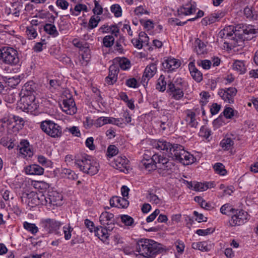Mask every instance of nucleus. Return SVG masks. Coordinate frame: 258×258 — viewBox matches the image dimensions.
I'll list each match as a JSON object with an SVG mask.
<instances>
[{"mask_svg": "<svg viewBox=\"0 0 258 258\" xmlns=\"http://www.w3.org/2000/svg\"><path fill=\"white\" fill-rule=\"evenodd\" d=\"M19 62L17 50L12 47H5L0 49V63L15 66Z\"/></svg>", "mask_w": 258, "mask_h": 258, "instance_id": "0eeeda50", "label": "nucleus"}, {"mask_svg": "<svg viewBox=\"0 0 258 258\" xmlns=\"http://www.w3.org/2000/svg\"><path fill=\"white\" fill-rule=\"evenodd\" d=\"M240 28H241L240 25L236 26H228L219 32V36L221 38L232 41L234 45H239L238 41H242V34L239 33Z\"/></svg>", "mask_w": 258, "mask_h": 258, "instance_id": "423d86ee", "label": "nucleus"}, {"mask_svg": "<svg viewBox=\"0 0 258 258\" xmlns=\"http://www.w3.org/2000/svg\"><path fill=\"white\" fill-rule=\"evenodd\" d=\"M192 248L202 251H209L210 250V246L206 241L194 242L192 244Z\"/></svg>", "mask_w": 258, "mask_h": 258, "instance_id": "c756f323", "label": "nucleus"}, {"mask_svg": "<svg viewBox=\"0 0 258 258\" xmlns=\"http://www.w3.org/2000/svg\"><path fill=\"white\" fill-rule=\"evenodd\" d=\"M63 229L65 239H70L72 236L71 233L73 230V228L69 225L68 226H63Z\"/></svg>", "mask_w": 258, "mask_h": 258, "instance_id": "3c124183", "label": "nucleus"}, {"mask_svg": "<svg viewBox=\"0 0 258 258\" xmlns=\"http://www.w3.org/2000/svg\"><path fill=\"white\" fill-rule=\"evenodd\" d=\"M235 213L231 217L229 224L231 226H239L245 223L248 219L249 216L248 213L242 210H234Z\"/></svg>", "mask_w": 258, "mask_h": 258, "instance_id": "9b49d317", "label": "nucleus"}, {"mask_svg": "<svg viewBox=\"0 0 258 258\" xmlns=\"http://www.w3.org/2000/svg\"><path fill=\"white\" fill-rule=\"evenodd\" d=\"M82 11L87 12V7L85 5L78 4L75 7V12H73L72 14L75 16H78Z\"/></svg>", "mask_w": 258, "mask_h": 258, "instance_id": "c03bdc74", "label": "nucleus"}, {"mask_svg": "<svg viewBox=\"0 0 258 258\" xmlns=\"http://www.w3.org/2000/svg\"><path fill=\"white\" fill-rule=\"evenodd\" d=\"M197 10V5L195 2L190 1L185 5L180 7L177 10L178 15H189L195 13Z\"/></svg>", "mask_w": 258, "mask_h": 258, "instance_id": "a211bd4d", "label": "nucleus"}, {"mask_svg": "<svg viewBox=\"0 0 258 258\" xmlns=\"http://www.w3.org/2000/svg\"><path fill=\"white\" fill-rule=\"evenodd\" d=\"M126 85L128 87L136 88L139 87L137 80L134 78L128 79L126 81Z\"/></svg>", "mask_w": 258, "mask_h": 258, "instance_id": "864d4df0", "label": "nucleus"}, {"mask_svg": "<svg viewBox=\"0 0 258 258\" xmlns=\"http://www.w3.org/2000/svg\"><path fill=\"white\" fill-rule=\"evenodd\" d=\"M13 9H10V12L12 14L16 17H18L20 15V12L22 9V5L20 4H15L13 5Z\"/></svg>", "mask_w": 258, "mask_h": 258, "instance_id": "49530a36", "label": "nucleus"}, {"mask_svg": "<svg viewBox=\"0 0 258 258\" xmlns=\"http://www.w3.org/2000/svg\"><path fill=\"white\" fill-rule=\"evenodd\" d=\"M73 44L74 46L83 50L84 52H87L89 51L87 43H83L77 39H74L73 40Z\"/></svg>", "mask_w": 258, "mask_h": 258, "instance_id": "e433bc0d", "label": "nucleus"}, {"mask_svg": "<svg viewBox=\"0 0 258 258\" xmlns=\"http://www.w3.org/2000/svg\"><path fill=\"white\" fill-rule=\"evenodd\" d=\"M113 166L121 171L127 173L130 169L128 160L125 156H118L114 160Z\"/></svg>", "mask_w": 258, "mask_h": 258, "instance_id": "4468645a", "label": "nucleus"}, {"mask_svg": "<svg viewBox=\"0 0 258 258\" xmlns=\"http://www.w3.org/2000/svg\"><path fill=\"white\" fill-rule=\"evenodd\" d=\"M215 172L221 175H224L226 173V170L224 165L221 163H216L213 167Z\"/></svg>", "mask_w": 258, "mask_h": 258, "instance_id": "37998d69", "label": "nucleus"}, {"mask_svg": "<svg viewBox=\"0 0 258 258\" xmlns=\"http://www.w3.org/2000/svg\"><path fill=\"white\" fill-rule=\"evenodd\" d=\"M19 148L20 153L24 156H28L30 157L32 155V153L29 147V143L27 141L24 140L21 141Z\"/></svg>", "mask_w": 258, "mask_h": 258, "instance_id": "bb28decb", "label": "nucleus"}, {"mask_svg": "<svg viewBox=\"0 0 258 258\" xmlns=\"http://www.w3.org/2000/svg\"><path fill=\"white\" fill-rule=\"evenodd\" d=\"M69 96V98L63 99L60 105L63 112L67 114L74 115L77 112V109L74 99L70 95Z\"/></svg>", "mask_w": 258, "mask_h": 258, "instance_id": "f8f14e48", "label": "nucleus"}, {"mask_svg": "<svg viewBox=\"0 0 258 258\" xmlns=\"http://www.w3.org/2000/svg\"><path fill=\"white\" fill-rule=\"evenodd\" d=\"M56 5L61 9L66 10L68 8L69 3L66 0H57Z\"/></svg>", "mask_w": 258, "mask_h": 258, "instance_id": "4d7b16f0", "label": "nucleus"}, {"mask_svg": "<svg viewBox=\"0 0 258 258\" xmlns=\"http://www.w3.org/2000/svg\"><path fill=\"white\" fill-rule=\"evenodd\" d=\"M221 106L217 103H213L210 108V112L212 115L217 114L220 110Z\"/></svg>", "mask_w": 258, "mask_h": 258, "instance_id": "69168bd1", "label": "nucleus"}, {"mask_svg": "<svg viewBox=\"0 0 258 258\" xmlns=\"http://www.w3.org/2000/svg\"><path fill=\"white\" fill-rule=\"evenodd\" d=\"M113 226H105V228L101 226L97 227L95 230V234L101 240H105L108 237V231L113 229Z\"/></svg>", "mask_w": 258, "mask_h": 258, "instance_id": "5701e85b", "label": "nucleus"}, {"mask_svg": "<svg viewBox=\"0 0 258 258\" xmlns=\"http://www.w3.org/2000/svg\"><path fill=\"white\" fill-rule=\"evenodd\" d=\"M35 185L36 188H40L41 189H46L49 187V184L43 181L37 182Z\"/></svg>", "mask_w": 258, "mask_h": 258, "instance_id": "680f3d73", "label": "nucleus"}, {"mask_svg": "<svg viewBox=\"0 0 258 258\" xmlns=\"http://www.w3.org/2000/svg\"><path fill=\"white\" fill-rule=\"evenodd\" d=\"M117 65L122 70H125L131 67V63L128 59L125 57H116L113 60V63Z\"/></svg>", "mask_w": 258, "mask_h": 258, "instance_id": "393cba45", "label": "nucleus"}, {"mask_svg": "<svg viewBox=\"0 0 258 258\" xmlns=\"http://www.w3.org/2000/svg\"><path fill=\"white\" fill-rule=\"evenodd\" d=\"M160 213L159 209H156L154 212L150 214L146 219V221L148 223L152 222Z\"/></svg>", "mask_w": 258, "mask_h": 258, "instance_id": "0e129e2a", "label": "nucleus"}, {"mask_svg": "<svg viewBox=\"0 0 258 258\" xmlns=\"http://www.w3.org/2000/svg\"><path fill=\"white\" fill-rule=\"evenodd\" d=\"M151 145L154 148L168 153L170 157L176 160L180 154L179 147H182L179 144L172 145L164 140H153Z\"/></svg>", "mask_w": 258, "mask_h": 258, "instance_id": "39448f33", "label": "nucleus"}, {"mask_svg": "<svg viewBox=\"0 0 258 258\" xmlns=\"http://www.w3.org/2000/svg\"><path fill=\"white\" fill-rule=\"evenodd\" d=\"M243 14L244 16L249 19H256V16L253 12L252 8L248 6L246 7L243 10Z\"/></svg>", "mask_w": 258, "mask_h": 258, "instance_id": "ea45409f", "label": "nucleus"}, {"mask_svg": "<svg viewBox=\"0 0 258 258\" xmlns=\"http://www.w3.org/2000/svg\"><path fill=\"white\" fill-rule=\"evenodd\" d=\"M195 50L198 55L204 54L207 52L206 45L200 39H197L195 42Z\"/></svg>", "mask_w": 258, "mask_h": 258, "instance_id": "c85d7f7f", "label": "nucleus"}, {"mask_svg": "<svg viewBox=\"0 0 258 258\" xmlns=\"http://www.w3.org/2000/svg\"><path fill=\"white\" fill-rule=\"evenodd\" d=\"M118 152V148L113 145H109L107 148V156L108 157H112L116 155Z\"/></svg>", "mask_w": 258, "mask_h": 258, "instance_id": "de8ad7c7", "label": "nucleus"}, {"mask_svg": "<svg viewBox=\"0 0 258 258\" xmlns=\"http://www.w3.org/2000/svg\"><path fill=\"white\" fill-rule=\"evenodd\" d=\"M179 151H180V155L177 160L179 161L183 165H189L195 162V158L192 155L190 154L189 152L185 151L183 147H179Z\"/></svg>", "mask_w": 258, "mask_h": 258, "instance_id": "dca6fc26", "label": "nucleus"}, {"mask_svg": "<svg viewBox=\"0 0 258 258\" xmlns=\"http://www.w3.org/2000/svg\"><path fill=\"white\" fill-rule=\"evenodd\" d=\"M136 250L146 258H151L161 253L164 249L161 244L149 239H141L138 240L136 246Z\"/></svg>", "mask_w": 258, "mask_h": 258, "instance_id": "f03ea898", "label": "nucleus"}, {"mask_svg": "<svg viewBox=\"0 0 258 258\" xmlns=\"http://www.w3.org/2000/svg\"><path fill=\"white\" fill-rule=\"evenodd\" d=\"M99 220L101 224L104 226H112L114 222L113 214L107 212H103Z\"/></svg>", "mask_w": 258, "mask_h": 258, "instance_id": "4be33fe9", "label": "nucleus"}, {"mask_svg": "<svg viewBox=\"0 0 258 258\" xmlns=\"http://www.w3.org/2000/svg\"><path fill=\"white\" fill-rule=\"evenodd\" d=\"M234 210L228 204L223 205L220 208L221 213L225 215L227 214L228 212L233 211Z\"/></svg>", "mask_w": 258, "mask_h": 258, "instance_id": "052dcab7", "label": "nucleus"}, {"mask_svg": "<svg viewBox=\"0 0 258 258\" xmlns=\"http://www.w3.org/2000/svg\"><path fill=\"white\" fill-rule=\"evenodd\" d=\"M120 219L121 222L124 224L125 225L127 226H132L134 223V219L127 215H122L120 216Z\"/></svg>", "mask_w": 258, "mask_h": 258, "instance_id": "4c0bfd02", "label": "nucleus"}, {"mask_svg": "<svg viewBox=\"0 0 258 258\" xmlns=\"http://www.w3.org/2000/svg\"><path fill=\"white\" fill-rule=\"evenodd\" d=\"M233 69L239 74H243L246 72V67L243 61L236 60L233 63Z\"/></svg>", "mask_w": 258, "mask_h": 258, "instance_id": "cd10ccee", "label": "nucleus"}, {"mask_svg": "<svg viewBox=\"0 0 258 258\" xmlns=\"http://www.w3.org/2000/svg\"><path fill=\"white\" fill-rule=\"evenodd\" d=\"M61 175L64 178L75 180L78 178L77 175L70 169L63 168L61 171Z\"/></svg>", "mask_w": 258, "mask_h": 258, "instance_id": "2f4dec72", "label": "nucleus"}, {"mask_svg": "<svg viewBox=\"0 0 258 258\" xmlns=\"http://www.w3.org/2000/svg\"><path fill=\"white\" fill-rule=\"evenodd\" d=\"M141 163L149 171L157 169L158 173L162 176L171 174L175 168V165L172 161L156 154L149 159L144 158Z\"/></svg>", "mask_w": 258, "mask_h": 258, "instance_id": "f257e3e1", "label": "nucleus"}, {"mask_svg": "<svg viewBox=\"0 0 258 258\" xmlns=\"http://www.w3.org/2000/svg\"><path fill=\"white\" fill-rule=\"evenodd\" d=\"M175 245L178 252L181 253L183 251L184 245L183 242L180 241H177L175 242Z\"/></svg>", "mask_w": 258, "mask_h": 258, "instance_id": "774afa93", "label": "nucleus"}, {"mask_svg": "<svg viewBox=\"0 0 258 258\" xmlns=\"http://www.w3.org/2000/svg\"><path fill=\"white\" fill-rule=\"evenodd\" d=\"M44 30L47 34L53 37H56L58 35V32L56 30V27L52 24H46L44 26Z\"/></svg>", "mask_w": 258, "mask_h": 258, "instance_id": "7c9ffc66", "label": "nucleus"}, {"mask_svg": "<svg viewBox=\"0 0 258 258\" xmlns=\"http://www.w3.org/2000/svg\"><path fill=\"white\" fill-rule=\"evenodd\" d=\"M211 131L209 128L206 126H202L200 131V135L201 136L208 139L211 135Z\"/></svg>", "mask_w": 258, "mask_h": 258, "instance_id": "603ef678", "label": "nucleus"}, {"mask_svg": "<svg viewBox=\"0 0 258 258\" xmlns=\"http://www.w3.org/2000/svg\"><path fill=\"white\" fill-rule=\"evenodd\" d=\"M236 93L237 90L235 88L230 87L225 89L219 90L218 95L224 102L230 104L234 102V97Z\"/></svg>", "mask_w": 258, "mask_h": 258, "instance_id": "ddd939ff", "label": "nucleus"}, {"mask_svg": "<svg viewBox=\"0 0 258 258\" xmlns=\"http://www.w3.org/2000/svg\"><path fill=\"white\" fill-rule=\"evenodd\" d=\"M41 130L52 138H59L62 135L61 127L51 120H44L41 122Z\"/></svg>", "mask_w": 258, "mask_h": 258, "instance_id": "6e6552de", "label": "nucleus"}, {"mask_svg": "<svg viewBox=\"0 0 258 258\" xmlns=\"http://www.w3.org/2000/svg\"><path fill=\"white\" fill-rule=\"evenodd\" d=\"M156 72L157 67L156 63H152L148 65L146 67L142 76L141 83L144 86L147 85L149 80L154 76Z\"/></svg>", "mask_w": 258, "mask_h": 258, "instance_id": "2eb2a0df", "label": "nucleus"}, {"mask_svg": "<svg viewBox=\"0 0 258 258\" xmlns=\"http://www.w3.org/2000/svg\"><path fill=\"white\" fill-rule=\"evenodd\" d=\"M106 124H107V117L103 116L98 118L95 123L97 127H101Z\"/></svg>", "mask_w": 258, "mask_h": 258, "instance_id": "13d9d810", "label": "nucleus"}, {"mask_svg": "<svg viewBox=\"0 0 258 258\" xmlns=\"http://www.w3.org/2000/svg\"><path fill=\"white\" fill-rule=\"evenodd\" d=\"M26 33L30 39H34L37 36L36 30L33 26L27 27Z\"/></svg>", "mask_w": 258, "mask_h": 258, "instance_id": "79ce46f5", "label": "nucleus"}, {"mask_svg": "<svg viewBox=\"0 0 258 258\" xmlns=\"http://www.w3.org/2000/svg\"><path fill=\"white\" fill-rule=\"evenodd\" d=\"M93 142L94 139L92 137H89L87 139L85 143L86 146L91 150H93L95 148Z\"/></svg>", "mask_w": 258, "mask_h": 258, "instance_id": "338daca9", "label": "nucleus"}, {"mask_svg": "<svg viewBox=\"0 0 258 258\" xmlns=\"http://www.w3.org/2000/svg\"><path fill=\"white\" fill-rule=\"evenodd\" d=\"M119 69L117 65L112 64L109 68V75L105 78L106 82L109 85L116 82Z\"/></svg>", "mask_w": 258, "mask_h": 258, "instance_id": "6ab92c4d", "label": "nucleus"}, {"mask_svg": "<svg viewBox=\"0 0 258 258\" xmlns=\"http://www.w3.org/2000/svg\"><path fill=\"white\" fill-rule=\"evenodd\" d=\"M167 82L165 81V77L163 75H161L157 80L156 84V89L161 92H163L166 89Z\"/></svg>", "mask_w": 258, "mask_h": 258, "instance_id": "f704fd0d", "label": "nucleus"}, {"mask_svg": "<svg viewBox=\"0 0 258 258\" xmlns=\"http://www.w3.org/2000/svg\"><path fill=\"white\" fill-rule=\"evenodd\" d=\"M110 205L111 207L119 208H126L128 207L129 202L127 199L119 197H113L110 200Z\"/></svg>", "mask_w": 258, "mask_h": 258, "instance_id": "aec40b11", "label": "nucleus"}, {"mask_svg": "<svg viewBox=\"0 0 258 258\" xmlns=\"http://www.w3.org/2000/svg\"><path fill=\"white\" fill-rule=\"evenodd\" d=\"M189 70L191 76L195 81L198 82H200L202 80V74L195 67L193 63H189Z\"/></svg>", "mask_w": 258, "mask_h": 258, "instance_id": "a878e982", "label": "nucleus"}, {"mask_svg": "<svg viewBox=\"0 0 258 258\" xmlns=\"http://www.w3.org/2000/svg\"><path fill=\"white\" fill-rule=\"evenodd\" d=\"M147 198L150 202H152L156 204L159 203L160 199H159L158 196L155 194L151 193L149 194L147 197Z\"/></svg>", "mask_w": 258, "mask_h": 258, "instance_id": "e2e57ef3", "label": "nucleus"}, {"mask_svg": "<svg viewBox=\"0 0 258 258\" xmlns=\"http://www.w3.org/2000/svg\"><path fill=\"white\" fill-rule=\"evenodd\" d=\"M194 111L188 110L186 111L185 121L187 124L191 127H197L198 122L196 118V113L200 114V109L199 108H194Z\"/></svg>", "mask_w": 258, "mask_h": 258, "instance_id": "f3484780", "label": "nucleus"}, {"mask_svg": "<svg viewBox=\"0 0 258 258\" xmlns=\"http://www.w3.org/2000/svg\"><path fill=\"white\" fill-rule=\"evenodd\" d=\"M25 172L29 175H42L44 173V169L37 164H32L25 168Z\"/></svg>", "mask_w": 258, "mask_h": 258, "instance_id": "b1692460", "label": "nucleus"}, {"mask_svg": "<svg viewBox=\"0 0 258 258\" xmlns=\"http://www.w3.org/2000/svg\"><path fill=\"white\" fill-rule=\"evenodd\" d=\"M233 141L231 139L229 138L223 139L220 143L221 147L224 150H229L233 146Z\"/></svg>", "mask_w": 258, "mask_h": 258, "instance_id": "c9c22d12", "label": "nucleus"}, {"mask_svg": "<svg viewBox=\"0 0 258 258\" xmlns=\"http://www.w3.org/2000/svg\"><path fill=\"white\" fill-rule=\"evenodd\" d=\"M200 96L201 98L200 100L201 106H204L208 103V99L210 98V95L208 92L203 91L200 93Z\"/></svg>", "mask_w": 258, "mask_h": 258, "instance_id": "09e8293b", "label": "nucleus"}, {"mask_svg": "<svg viewBox=\"0 0 258 258\" xmlns=\"http://www.w3.org/2000/svg\"><path fill=\"white\" fill-rule=\"evenodd\" d=\"M30 196H32L34 202L36 205L41 204L42 205H53L54 206H60L62 200V196L56 191H45L44 193L39 195L31 193Z\"/></svg>", "mask_w": 258, "mask_h": 258, "instance_id": "7ed1b4c3", "label": "nucleus"}, {"mask_svg": "<svg viewBox=\"0 0 258 258\" xmlns=\"http://www.w3.org/2000/svg\"><path fill=\"white\" fill-rule=\"evenodd\" d=\"M114 42V38L112 35L105 36L103 39V45L106 47H110Z\"/></svg>", "mask_w": 258, "mask_h": 258, "instance_id": "a19ab883", "label": "nucleus"}, {"mask_svg": "<svg viewBox=\"0 0 258 258\" xmlns=\"http://www.w3.org/2000/svg\"><path fill=\"white\" fill-rule=\"evenodd\" d=\"M189 185L191 187H192V185L191 183H190ZM193 187H194V189L196 191H203L206 190V188L205 187H206V186L205 183L197 182L194 184Z\"/></svg>", "mask_w": 258, "mask_h": 258, "instance_id": "8fccbe9b", "label": "nucleus"}, {"mask_svg": "<svg viewBox=\"0 0 258 258\" xmlns=\"http://www.w3.org/2000/svg\"><path fill=\"white\" fill-rule=\"evenodd\" d=\"M223 114L226 118H231L234 115L233 109L231 107H226Z\"/></svg>", "mask_w": 258, "mask_h": 258, "instance_id": "6e6d98bb", "label": "nucleus"}, {"mask_svg": "<svg viewBox=\"0 0 258 258\" xmlns=\"http://www.w3.org/2000/svg\"><path fill=\"white\" fill-rule=\"evenodd\" d=\"M241 29L240 30V33L242 34V36H243V34H254L256 32V30L254 28V26L252 25H248L242 26V27L240 28ZM243 39V37H242V39Z\"/></svg>", "mask_w": 258, "mask_h": 258, "instance_id": "473e14b6", "label": "nucleus"}, {"mask_svg": "<svg viewBox=\"0 0 258 258\" xmlns=\"http://www.w3.org/2000/svg\"><path fill=\"white\" fill-rule=\"evenodd\" d=\"M178 81V79L174 83L171 82L168 83L167 86V92H170L172 97L176 100L181 99L184 95L181 79H179V82Z\"/></svg>", "mask_w": 258, "mask_h": 258, "instance_id": "9d476101", "label": "nucleus"}, {"mask_svg": "<svg viewBox=\"0 0 258 258\" xmlns=\"http://www.w3.org/2000/svg\"><path fill=\"white\" fill-rule=\"evenodd\" d=\"M198 64L199 66H202L204 69L208 70L210 68L212 62L210 60L205 59L199 62Z\"/></svg>", "mask_w": 258, "mask_h": 258, "instance_id": "bf43d9fd", "label": "nucleus"}, {"mask_svg": "<svg viewBox=\"0 0 258 258\" xmlns=\"http://www.w3.org/2000/svg\"><path fill=\"white\" fill-rule=\"evenodd\" d=\"M23 226L26 230L33 234H36L38 231V228L35 224L30 223L28 222H24L23 223Z\"/></svg>", "mask_w": 258, "mask_h": 258, "instance_id": "72a5a7b5", "label": "nucleus"}, {"mask_svg": "<svg viewBox=\"0 0 258 258\" xmlns=\"http://www.w3.org/2000/svg\"><path fill=\"white\" fill-rule=\"evenodd\" d=\"M43 230L47 233L58 234V230L61 226V223L53 219L46 218L41 221Z\"/></svg>", "mask_w": 258, "mask_h": 258, "instance_id": "1a4fd4ad", "label": "nucleus"}, {"mask_svg": "<svg viewBox=\"0 0 258 258\" xmlns=\"http://www.w3.org/2000/svg\"><path fill=\"white\" fill-rule=\"evenodd\" d=\"M100 21V19L98 16H92L89 21L88 28L92 29L96 27Z\"/></svg>", "mask_w": 258, "mask_h": 258, "instance_id": "58836bf2", "label": "nucleus"}, {"mask_svg": "<svg viewBox=\"0 0 258 258\" xmlns=\"http://www.w3.org/2000/svg\"><path fill=\"white\" fill-rule=\"evenodd\" d=\"M110 10L115 17H119L122 15L121 8L117 4L113 5L110 8Z\"/></svg>", "mask_w": 258, "mask_h": 258, "instance_id": "a18cd8bd", "label": "nucleus"}, {"mask_svg": "<svg viewBox=\"0 0 258 258\" xmlns=\"http://www.w3.org/2000/svg\"><path fill=\"white\" fill-rule=\"evenodd\" d=\"M163 68L167 71H172L177 69L180 66V61L174 58L168 57L162 62Z\"/></svg>", "mask_w": 258, "mask_h": 258, "instance_id": "412c9836", "label": "nucleus"}, {"mask_svg": "<svg viewBox=\"0 0 258 258\" xmlns=\"http://www.w3.org/2000/svg\"><path fill=\"white\" fill-rule=\"evenodd\" d=\"M94 2L95 4V7L93 9L94 14L98 15H101L103 12L102 7L99 5L98 2L97 1L94 0Z\"/></svg>", "mask_w": 258, "mask_h": 258, "instance_id": "5fc2aeb1", "label": "nucleus"}, {"mask_svg": "<svg viewBox=\"0 0 258 258\" xmlns=\"http://www.w3.org/2000/svg\"><path fill=\"white\" fill-rule=\"evenodd\" d=\"M75 165L83 172L93 175L98 171V164L87 155H83L76 158Z\"/></svg>", "mask_w": 258, "mask_h": 258, "instance_id": "20e7f679", "label": "nucleus"}]
</instances>
